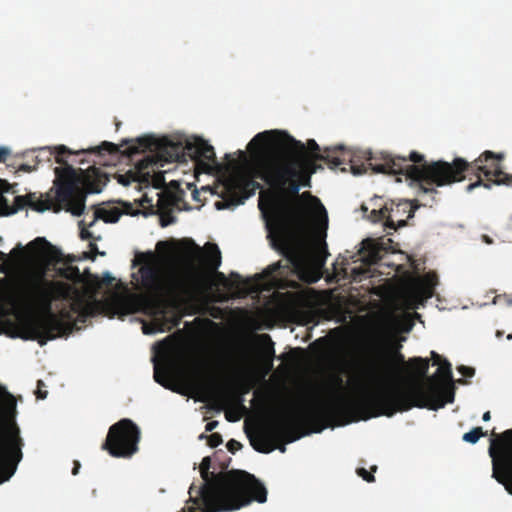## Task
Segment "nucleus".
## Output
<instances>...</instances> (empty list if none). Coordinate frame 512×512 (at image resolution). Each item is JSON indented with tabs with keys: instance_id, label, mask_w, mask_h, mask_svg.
Instances as JSON below:
<instances>
[{
	"instance_id": "1",
	"label": "nucleus",
	"mask_w": 512,
	"mask_h": 512,
	"mask_svg": "<svg viewBox=\"0 0 512 512\" xmlns=\"http://www.w3.org/2000/svg\"><path fill=\"white\" fill-rule=\"evenodd\" d=\"M9 303L17 309L40 312L27 318L16 334L24 340L37 341L40 346L71 333L76 326L75 315L85 323L99 312V302L87 299L74 285L43 277L32 279L21 298L11 297Z\"/></svg>"
},
{
	"instance_id": "2",
	"label": "nucleus",
	"mask_w": 512,
	"mask_h": 512,
	"mask_svg": "<svg viewBox=\"0 0 512 512\" xmlns=\"http://www.w3.org/2000/svg\"><path fill=\"white\" fill-rule=\"evenodd\" d=\"M145 257L148 260L142 264L136 274L132 275L138 283V289L142 292L116 293L108 306L113 315L122 317L144 313L156 319L159 331L171 330L181 322V315L174 308L200 294L204 276L190 261V269L186 277H179L178 273L174 272L164 277L161 269L151 262L154 255L149 253Z\"/></svg>"
},
{
	"instance_id": "3",
	"label": "nucleus",
	"mask_w": 512,
	"mask_h": 512,
	"mask_svg": "<svg viewBox=\"0 0 512 512\" xmlns=\"http://www.w3.org/2000/svg\"><path fill=\"white\" fill-rule=\"evenodd\" d=\"M41 152H48V159L52 155L55 161L61 166L54 168L55 180L53 187L41 198L37 197L35 192L26 195H18L14 198L11 213H16L25 207H29L36 212H45L51 210L59 213L62 210L71 213L74 216H80L85 209L86 195L90 193H100L102 187L106 185L108 178L106 174L95 166L86 170L75 169L64 159L67 154H74L64 145L55 147L54 150L41 148ZM93 153L99 156L108 154H117L120 152V146L103 141L97 147L82 149L75 154Z\"/></svg>"
},
{
	"instance_id": "4",
	"label": "nucleus",
	"mask_w": 512,
	"mask_h": 512,
	"mask_svg": "<svg viewBox=\"0 0 512 512\" xmlns=\"http://www.w3.org/2000/svg\"><path fill=\"white\" fill-rule=\"evenodd\" d=\"M504 159L502 153H494L490 150L484 151L472 162L457 157L452 162L443 160L426 161L425 156L417 151H412L409 158L388 159L394 171H405L409 177L421 183L424 192L434 191V188H426L425 183L437 186H446L465 179V174H472L477 177L475 183L467 186L472 191L478 186L490 189L492 184H509L511 177L501 167Z\"/></svg>"
},
{
	"instance_id": "5",
	"label": "nucleus",
	"mask_w": 512,
	"mask_h": 512,
	"mask_svg": "<svg viewBox=\"0 0 512 512\" xmlns=\"http://www.w3.org/2000/svg\"><path fill=\"white\" fill-rule=\"evenodd\" d=\"M416 368L417 380L409 389H400L397 386L386 385L375 391L367 399V406L372 412L365 418L378 416L392 417L397 412L409 411L413 407L436 410L444 407L446 403L454 400L453 391H443L444 384L453 381L451 363L444 359L438 364L437 372L428 377L429 360L422 357H413L408 363Z\"/></svg>"
},
{
	"instance_id": "6",
	"label": "nucleus",
	"mask_w": 512,
	"mask_h": 512,
	"mask_svg": "<svg viewBox=\"0 0 512 512\" xmlns=\"http://www.w3.org/2000/svg\"><path fill=\"white\" fill-rule=\"evenodd\" d=\"M283 205H277L273 199L270 204L275 211L274 222L270 231L271 245L287 260L286 265L278 261L264 270L267 276L275 273L283 274L281 269H293L297 273L304 272L311 262V251L300 236L308 217L312 213H322L326 210L320 199L306 191L298 196H279Z\"/></svg>"
},
{
	"instance_id": "7",
	"label": "nucleus",
	"mask_w": 512,
	"mask_h": 512,
	"mask_svg": "<svg viewBox=\"0 0 512 512\" xmlns=\"http://www.w3.org/2000/svg\"><path fill=\"white\" fill-rule=\"evenodd\" d=\"M401 348L402 345L400 343H388L375 339L363 345L357 367L362 376L373 381L376 385L359 400L347 398L340 393H337L330 400L329 411L337 414L338 418L342 420V424L368 420L369 418L365 417L372 410L366 404L367 399L375 391H378L380 387L393 385L400 389L410 388L411 385L404 387L394 381L399 368L405 365L416 374V368L408 364L409 360L406 362L405 356L400 351Z\"/></svg>"
},
{
	"instance_id": "8",
	"label": "nucleus",
	"mask_w": 512,
	"mask_h": 512,
	"mask_svg": "<svg viewBox=\"0 0 512 512\" xmlns=\"http://www.w3.org/2000/svg\"><path fill=\"white\" fill-rule=\"evenodd\" d=\"M203 483L189 487V499L196 507L179 512H229L239 510L251 502L264 503L267 490L253 475L232 470L218 475L200 470Z\"/></svg>"
},
{
	"instance_id": "9",
	"label": "nucleus",
	"mask_w": 512,
	"mask_h": 512,
	"mask_svg": "<svg viewBox=\"0 0 512 512\" xmlns=\"http://www.w3.org/2000/svg\"><path fill=\"white\" fill-rule=\"evenodd\" d=\"M330 401L305 404L295 409H290L276 414L269 422L268 430L261 431L250 437L251 446L260 453H270L276 446L274 441L284 439L290 443L300 438L297 429L304 422L322 420L327 417L338 418L337 414L329 411Z\"/></svg>"
},
{
	"instance_id": "10",
	"label": "nucleus",
	"mask_w": 512,
	"mask_h": 512,
	"mask_svg": "<svg viewBox=\"0 0 512 512\" xmlns=\"http://www.w3.org/2000/svg\"><path fill=\"white\" fill-rule=\"evenodd\" d=\"M16 416V398L0 385V484L10 479L22 459L23 440Z\"/></svg>"
},
{
	"instance_id": "11",
	"label": "nucleus",
	"mask_w": 512,
	"mask_h": 512,
	"mask_svg": "<svg viewBox=\"0 0 512 512\" xmlns=\"http://www.w3.org/2000/svg\"><path fill=\"white\" fill-rule=\"evenodd\" d=\"M271 149L269 154L284 159L293 166H299L304 172L313 175L322 166L318 165L313 157L306 151L305 144L296 140L286 131L271 130L256 134L249 142L247 149Z\"/></svg>"
},
{
	"instance_id": "12",
	"label": "nucleus",
	"mask_w": 512,
	"mask_h": 512,
	"mask_svg": "<svg viewBox=\"0 0 512 512\" xmlns=\"http://www.w3.org/2000/svg\"><path fill=\"white\" fill-rule=\"evenodd\" d=\"M258 175L278 196H298L302 187H311V177L298 165L293 166L284 159L271 154L262 164Z\"/></svg>"
},
{
	"instance_id": "13",
	"label": "nucleus",
	"mask_w": 512,
	"mask_h": 512,
	"mask_svg": "<svg viewBox=\"0 0 512 512\" xmlns=\"http://www.w3.org/2000/svg\"><path fill=\"white\" fill-rule=\"evenodd\" d=\"M128 143L130 145L122 153L129 157L146 151L155 154V156L144 157L136 164L138 172L147 176L150 174L148 169L157 164V159L165 162L179 161L187 153L186 145L183 146L182 143L174 142L167 137L143 136L135 140H124L120 146Z\"/></svg>"
},
{
	"instance_id": "14",
	"label": "nucleus",
	"mask_w": 512,
	"mask_h": 512,
	"mask_svg": "<svg viewBox=\"0 0 512 512\" xmlns=\"http://www.w3.org/2000/svg\"><path fill=\"white\" fill-rule=\"evenodd\" d=\"M248 150L259 156L256 165L250 168L245 174L234 177L229 181L227 184V197H224L222 202L216 203L218 209L242 204L245 199L254 195L256 190L262 188L261 184L255 179L260 178L263 180L258 173L262 171V164L269 156V153L263 155L267 149L259 150L254 148L253 150Z\"/></svg>"
},
{
	"instance_id": "15",
	"label": "nucleus",
	"mask_w": 512,
	"mask_h": 512,
	"mask_svg": "<svg viewBox=\"0 0 512 512\" xmlns=\"http://www.w3.org/2000/svg\"><path fill=\"white\" fill-rule=\"evenodd\" d=\"M140 429L130 419L124 418L111 425L101 448L115 458H130L138 451Z\"/></svg>"
},
{
	"instance_id": "16",
	"label": "nucleus",
	"mask_w": 512,
	"mask_h": 512,
	"mask_svg": "<svg viewBox=\"0 0 512 512\" xmlns=\"http://www.w3.org/2000/svg\"><path fill=\"white\" fill-rule=\"evenodd\" d=\"M495 439L491 440L489 455L492 458V476L512 494V429L504 431L501 435L492 433Z\"/></svg>"
},
{
	"instance_id": "17",
	"label": "nucleus",
	"mask_w": 512,
	"mask_h": 512,
	"mask_svg": "<svg viewBox=\"0 0 512 512\" xmlns=\"http://www.w3.org/2000/svg\"><path fill=\"white\" fill-rule=\"evenodd\" d=\"M189 247L185 250L186 265L185 270L182 274H178L179 277H186L189 272L190 261L202 272L204 276L203 286L200 292L204 289L207 282V276L203 270V266L210 272H215L216 278L226 287H230L231 284L227 280L226 276L222 272H218L217 269L221 265V252L216 244L207 243L205 246L206 253L193 241L187 240Z\"/></svg>"
},
{
	"instance_id": "18",
	"label": "nucleus",
	"mask_w": 512,
	"mask_h": 512,
	"mask_svg": "<svg viewBox=\"0 0 512 512\" xmlns=\"http://www.w3.org/2000/svg\"><path fill=\"white\" fill-rule=\"evenodd\" d=\"M417 201L391 200L386 202L388 211L386 212V222L384 227L392 230L404 227L407 224V219L413 218L416 209L418 208Z\"/></svg>"
},
{
	"instance_id": "19",
	"label": "nucleus",
	"mask_w": 512,
	"mask_h": 512,
	"mask_svg": "<svg viewBox=\"0 0 512 512\" xmlns=\"http://www.w3.org/2000/svg\"><path fill=\"white\" fill-rule=\"evenodd\" d=\"M389 158H391L393 160L396 159V158H409V155L407 157H405V156H400V155H392V154H388V153H381V156L379 158H377V157H370L368 159L369 166L372 168L373 171H375L377 173L394 174V175H396V174L405 175L407 179H410L413 182L418 184L420 192H422L424 194H430L432 196L431 197V202L435 201V195L438 193V191H436V192H434V191L433 192L432 191L424 192L423 188L421 187V183H419L418 181H416V180L412 179L411 177H409L405 171H394V169L392 170V168H389L388 166H391L388 163V159ZM424 186L426 188H434L435 190H437L435 188V186L438 187L436 184L430 185V184H427V183H425ZM430 206H433V203H430Z\"/></svg>"
},
{
	"instance_id": "20",
	"label": "nucleus",
	"mask_w": 512,
	"mask_h": 512,
	"mask_svg": "<svg viewBox=\"0 0 512 512\" xmlns=\"http://www.w3.org/2000/svg\"><path fill=\"white\" fill-rule=\"evenodd\" d=\"M124 210H120L117 207L97 209L94 213L93 220L88 224V227H92L97 219H102L106 223H116L121 215H134L136 212L131 203H122Z\"/></svg>"
},
{
	"instance_id": "21",
	"label": "nucleus",
	"mask_w": 512,
	"mask_h": 512,
	"mask_svg": "<svg viewBox=\"0 0 512 512\" xmlns=\"http://www.w3.org/2000/svg\"><path fill=\"white\" fill-rule=\"evenodd\" d=\"M186 152L190 157L195 159L202 158L212 162L216 160V155L213 146H211L204 140H199L195 143L187 142Z\"/></svg>"
},
{
	"instance_id": "22",
	"label": "nucleus",
	"mask_w": 512,
	"mask_h": 512,
	"mask_svg": "<svg viewBox=\"0 0 512 512\" xmlns=\"http://www.w3.org/2000/svg\"><path fill=\"white\" fill-rule=\"evenodd\" d=\"M343 147H335L325 148L323 155H316V159H320L321 161H325L331 169H336L341 165L345 164L346 160L344 158Z\"/></svg>"
},
{
	"instance_id": "23",
	"label": "nucleus",
	"mask_w": 512,
	"mask_h": 512,
	"mask_svg": "<svg viewBox=\"0 0 512 512\" xmlns=\"http://www.w3.org/2000/svg\"><path fill=\"white\" fill-rule=\"evenodd\" d=\"M60 276L71 280L73 282H81L82 281V275L80 273V270L76 266H67L63 269L59 270Z\"/></svg>"
},
{
	"instance_id": "24",
	"label": "nucleus",
	"mask_w": 512,
	"mask_h": 512,
	"mask_svg": "<svg viewBox=\"0 0 512 512\" xmlns=\"http://www.w3.org/2000/svg\"><path fill=\"white\" fill-rule=\"evenodd\" d=\"M50 247H51L50 243L45 238H42V237H37L36 239L31 241L27 245L28 249L34 251L35 253H37L39 255L44 254L46 248H50Z\"/></svg>"
},
{
	"instance_id": "25",
	"label": "nucleus",
	"mask_w": 512,
	"mask_h": 512,
	"mask_svg": "<svg viewBox=\"0 0 512 512\" xmlns=\"http://www.w3.org/2000/svg\"><path fill=\"white\" fill-rule=\"evenodd\" d=\"M154 379L165 388L170 387V375L166 369H161L158 365L154 367Z\"/></svg>"
},
{
	"instance_id": "26",
	"label": "nucleus",
	"mask_w": 512,
	"mask_h": 512,
	"mask_svg": "<svg viewBox=\"0 0 512 512\" xmlns=\"http://www.w3.org/2000/svg\"><path fill=\"white\" fill-rule=\"evenodd\" d=\"M316 246V249L318 250L316 255V261L320 266H323L328 255L326 243L324 241V236L320 237Z\"/></svg>"
},
{
	"instance_id": "27",
	"label": "nucleus",
	"mask_w": 512,
	"mask_h": 512,
	"mask_svg": "<svg viewBox=\"0 0 512 512\" xmlns=\"http://www.w3.org/2000/svg\"><path fill=\"white\" fill-rule=\"evenodd\" d=\"M485 435L486 432L483 431L482 427H475L463 435V440L465 442L475 444L481 437Z\"/></svg>"
},
{
	"instance_id": "28",
	"label": "nucleus",
	"mask_w": 512,
	"mask_h": 512,
	"mask_svg": "<svg viewBox=\"0 0 512 512\" xmlns=\"http://www.w3.org/2000/svg\"><path fill=\"white\" fill-rule=\"evenodd\" d=\"M388 211L386 204L380 209H373L369 214V219L374 222H386V212Z\"/></svg>"
},
{
	"instance_id": "29",
	"label": "nucleus",
	"mask_w": 512,
	"mask_h": 512,
	"mask_svg": "<svg viewBox=\"0 0 512 512\" xmlns=\"http://www.w3.org/2000/svg\"><path fill=\"white\" fill-rule=\"evenodd\" d=\"M306 151L309 153L310 157L316 159V155H322L320 153V147L314 139H309L307 144L305 145Z\"/></svg>"
},
{
	"instance_id": "30",
	"label": "nucleus",
	"mask_w": 512,
	"mask_h": 512,
	"mask_svg": "<svg viewBox=\"0 0 512 512\" xmlns=\"http://www.w3.org/2000/svg\"><path fill=\"white\" fill-rule=\"evenodd\" d=\"M376 470H377V466H372L371 472H368L365 468H357L356 472H357L358 476L363 478V480H365L367 482H374L375 477L372 474V472H375Z\"/></svg>"
},
{
	"instance_id": "31",
	"label": "nucleus",
	"mask_w": 512,
	"mask_h": 512,
	"mask_svg": "<svg viewBox=\"0 0 512 512\" xmlns=\"http://www.w3.org/2000/svg\"><path fill=\"white\" fill-rule=\"evenodd\" d=\"M260 338L263 341H267L269 343L268 354H269L270 360H269L268 370H270L272 368V366H273V364H272V357L274 355V347H273L274 343L272 342L271 337L268 334H262V335H260Z\"/></svg>"
},
{
	"instance_id": "32",
	"label": "nucleus",
	"mask_w": 512,
	"mask_h": 512,
	"mask_svg": "<svg viewBox=\"0 0 512 512\" xmlns=\"http://www.w3.org/2000/svg\"><path fill=\"white\" fill-rule=\"evenodd\" d=\"M364 243L370 246V252L369 255L372 260H377L380 258L379 251L381 248L378 246V244L373 243L371 240H366Z\"/></svg>"
},
{
	"instance_id": "33",
	"label": "nucleus",
	"mask_w": 512,
	"mask_h": 512,
	"mask_svg": "<svg viewBox=\"0 0 512 512\" xmlns=\"http://www.w3.org/2000/svg\"><path fill=\"white\" fill-rule=\"evenodd\" d=\"M206 438H207L208 445L211 448H215V447L219 446L223 441L222 436L219 433H213L210 436H207Z\"/></svg>"
},
{
	"instance_id": "34",
	"label": "nucleus",
	"mask_w": 512,
	"mask_h": 512,
	"mask_svg": "<svg viewBox=\"0 0 512 512\" xmlns=\"http://www.w3.org/2000/svg\"><path fill=\"white\" fill-rule=\"evenodd\" d=\"M83 221L79 223L80 226V238L82 240H88V239H94V240H100V237H93L92 233L85 227H82Z\"/></svg>"
},
{
	"instance_id": "35",
	"label": "nucleus",
	"mask_w": 512,
	"mask_h": 512,
	"mask_svg": "<svg viewBox=\"0 0 512 512\" xmlns=\"http://www.w3.org/2000/svg\"><path fill=\"white\" fill-rule=\"evenodd\" d=\"M226 447L230 453L235 454L237 451H239L242 448V444L235 439H230L227 442Z\"/></svg>"
},
{
	"instance_id": "36",
	"label": "nucleus",
	"mask_w": 512,
	"mask_h": 512,
	"mask_svg": "<svg viewBox=\"0 0 512 512\" xmlns=\"http://www.w3.org/2000/svg\"><path fill=\"white\" fill-rule=\"evenodd\" d=\"M44 386H45V383L43 380L37 381V390H36L35 394L38 399L44 400L48 395V392L46 390L42 389V387H44Z\"/></svg>"
},
{
	"instance_id": "37",
	"label": "nucleus",
	"mask_w": 512,
	"mask_h": 512,
	"mask_svg": "<svg viewBox=\"0 0 512 512\" xmlns=\"http://www.w3.org/2000/svg\"><path fill=\"white\" fill-rule=\"evenodd\" d=\"M38 163H39L38 156H36L34 165L23 163V164L19 165L18 170L22 171V172L30 173V172L36 170Z\"/></svg>"
},
{
	"instance_id": "38",
	"label": "nucleus",
	"mask_w": 512,
	"mask_h": 512,
	"mask_svg": "<svg viewBox=\"0 0 512 512\" xmlns=\"http://www.w3.org/2000/svg\"><path fill=\"white\" fill-rule=\"evenodd\" d=\"M458 372L464 377H473L475 374V369L469 366L461 365L458 368Z\"/></svg>"
},
{
	"instance_id": "39",
	"label": "nucleus",
	"mask_w": 512,
	"mask_h": 512,
	"mask_svg": "<svg viewBox=\"0 0 512 512\" xmlns=\"http://www.w3.org/2000/svg\"><path fill=\"white\" fill-rule=\"evenodd\" d=\"M175 217L171 213H166L161 215L160 217V225L162 227H166L172 223H174Z\"/></svg>"
},
{
	"instance_id": "40",
	"label": "nucleus",
	"mask_w": 512,
	"mask_h": 512,
	"mask_svg": "<svg viewBox=\"0 0 512 512\" xmlns=\"http://www.w3.org/2000/svg\"><path fill=\"white\" fill-rule=\"evenodd\" d=\"M211 467V458L206 456L202 459L200 463V470H210Z\"/></svg>"
},
{
	"instance_id": "41",
	"label": "nucleus",
	"mask_w": 512,
	"mask_h": 512,
	"mask_svg": "<svg viewBox=\"0 0 512 512\" xmlns=\"http://www.w3.org/2000/svg\"><path fill=\"white\" fill-rule=\"evenodd\" d=\"M10 155V150L6 147H0V163L5 162Z\"/></svg>"
},
{
	"instance_id": "42",
	"label": "nucleus",
	"mask_w": 512,
	"mask_h": 512,
	"mask_svg": "<svg viewBox=\"0 0 512 512\" xmlns=\"http://www.w3.org/2000/svg\"><path fill=\"white\" fill-rule=\"evenodd\" d=\"M115 280L114 277H112L110 274H106L103 278L101 283L105 286H111L113 284V281Z\"/></svg>"
},
{
	"instance_id": "43",
	"label": "nucleus",
	"mask_w": 512,
	"mask_h": 512,
	"mask_svg": "<svg viewBox=\"0 0 512 512\" xmlns=\"http://www.w3.org/2000/svg\"><path fill=\"white\" fill-rule=\"evenodd\" d=\"M431 358L433 360V365H438L440 364L441 362H443V358L438 354L436 353L435 351H431Z\"/></svg>"
},
{
	"instance_id": "44",
	"label": "nucleus",
	"mask_w": 512,
	"mask_h": 512,
	"mask_svg": "<svg viewBox=\"0 0 512 512\" xmlns=\"http://www.w3.org/2000/svg\"><path fill=\"white\" fill-rule=\"evenodd\" d=\"M217 426H218V421L213 420V421H210V422H208V423L206 424V426H205V430H206L207 432H211V431H213Z\"/></svg>"
},
{
	"instance_id": "45",
	"label": "nucleus",
	"mask_w": 512,
	"mask_h": 512,
	"mask_svg": "<svg viewBox=\"0 0 512 512\" xmlns=\"http://www.w3.org/2000/svg\"><path fill=\"white\" fill-rule=\"evenodd\" d=\"M80 467H81L80 462H79V461H77V460H75V461H74V467H73V469H72V474H73V475H77V474L79 473V469H80Z\"/></svg>"
},
{
	"instance_id": "46",
	"label": "nucleus",
	"mask_w": 512,
	"mask_h": 512,
	"mask_svg": "<svg viewBox=\"0 0 512 512\" xmlns=\"http://www.w3.org/2000/svg\"><path fill=\"white\" fill-rule=\"evenodd\" d=\"M225 417H226V419H227L229 422H235V421L239 420V417H238V416H233L231 413H226V414H225Z\"/></svg>"
},
{
	"instance_id": "47",
	"label": "nucleus",
	"mask_w": 512,
	"mask_h": 512,
	"mask_svg": "<svg viewBox=\"0 0 512 512\" xmlns=\"http://www.w3.org/2000/svg\"><path fill=\"white\" fill-rule=\"evenodd\" d=\"M89 248H90V250H91L92 252H94V253H98V247H97V245H96L95 243L90 242V244H89Z\"/></svg>"
},
{
	"instance_id": "48",
	"label": "nucleus",
	"mask_w": 512,
	"mask_h": 512,
	"mask_svg": "<svg viewBox=\"0 0 512 512\" xmlns=\"http://www.w3.org/2000/svg\"><path fill=\"white\" fill-rule=\"evenodd\" d=\"M230 276H231L232 278H235V279L237 280V284H239V283L241 282V276H240L238 273L232 272V273L230 274Z\"/></svg>"
},
{
	"instance_id": "49",
	"label": "nucleus",
	"mask_w": 512,
	"mask_h": 512,
	"mask_svg": "<svg viewBox=\"0 0 512 512\" xmlns=\"http://www.w3.org/2000/svg\"><path fill=\"white\" fill-rule=\"evenodd\" d=\"M351 169H352L354 174H361V172H362L360 167H355L353 165H351Z\"/></svg>"
},
{
	"instance_id": "50",
	"label": "nucleus",
	"mask_w": 512,
	"mask_h": 512,
	"mask_svg": "<svg viewBox=\"0 0 512 512\" xmlns=\"http://www.w3.org/2000/svg\"><path fill=\"white\" fill-rule=\"evenodd\" d=\"M354 279H356L360 274L364 273V271H360L358 269H353L352 271Z\"/></svg>"
},
{
	"instance_id": "51",
	"label": "nucleus",
	"mask_w": 512,
	"mask_h": 512,
	"mask_svg": "<svg viewBox=\"0 0 512 512\" xmlns=\"http://www.w3.org/2000/svg\"><path fill=\"white\" fill-rule=\"evenodd\" d=\"M490 418H491V414H490V412H489V411H486V412L483 414L482 419H483L484 421H489V420H490Z\"/></svg>"
},
{
	"instance_id": "52",
	"label": "nucleus",
	"mask_w": 512,
	"mask_h": 512,
	"mask_svg": "<svg viewBox=\"0 0 512 512\" xmlns=\"http://www.w3.org/2000/svg\"><path fill=\"white\" fill-rule=\"evenodd\" d=\"M259 209L264 212V203L262 201V196L260 197V200H259Z\"/></svg>"
},
{
	"instance_id": "53",
	"label": "nucleus",
	"mask_w": 512,
	"mask_h": 512,
	"mask_svg": "<svg viewBox=\"0 0 512 512\" xmlns=\"http://www.w3.org/2000/svg\"><path fill=\"white\" fill-rule=\"evenodd\" d=\"M278 449H279L281 452H285L286 447H285V445H281V446H279V447H278Z\"/></svg>"
},
{
	"instance_id": "54",
	"label": "nucleus",
	"mask_w": 512,
	"mask_h": 512,
	"mask_svg": "<svg viewBox=\"0 0 512 512\" xmlns=\"http://www.w3.org/2000/svg\"><path fill=\"white\" fill-rule=\"evenodd\" d=\"M123 178H124V175H121L120 179H119V182L126 185L128 182H124Z\"/></svg>"
},
{
	"instance_id": "55",
	"label": "nucleus",
	"mask_w": 512,
	"mask_h": 512,
	"mask_svg": "<svg viewBox=\"0 0 512 512\" xmlns=\"http://www.w3.org/2000/svg\"><path fill=\"white\" fill-rule=\"evenodd\" d=\"M336 380H337V385H338V386H341V384H342V379H341L340 377H337V379H336Z\"/></svg>"
},
{
	"instance_id": "56",
	"label": "nucleus",
	"mask_w": 512,
	"mask_h": 512,
	"mask_svg": "<svg viewBox=\"0 0 512 512\" xmlns=\"http://www.w3.org/2000/svg\"><path fill=\"white\" fill-rule=\"evenodd\" d=\"M193 197H194L195 199H196V198H198V191H197V190H195V191L193 192Z\"/></svg>"
},
{
	"instance_id": "57",
	"label": "nucleus",
	"mask_w": 512,
	"mask_h": 512,
	"mask_svg": "<svg viewBox=\"0 0 512 512\" xmlns=\"http://www.w3.org/2000/svg\"><path fill=\"white\" fill-rule=\"evenodd\" d=\"M239 154H240V156H241V157H243V158H245V157H246L245 153H244L243 151H241V150L239 151Z\"/></svg>"
},
{
	"instance_id": "58",
	"label": "nucleus",
	"mask_w": 512,
	"mask_h": 512,
	"mask_svg": "<svg viewBox=\"0 0 512 512\" xmlns=\"http://www.w3.org/2000/svg\"><path fill=\"white\" fill-rule=\"evenodd\" d=\"M5 186H9L8 182H6L5 180H0Z\"/></svg>"
},
{
	"instance_id": "59",
	"label": "nucleus",
	"mask_w": 512,
	"mask_h": 512,
	"mask_svg": "<svg viewBox=\"0 0 512 512\" xmlns=\"http://www.w3.org/2000/svg\"><path fill=\"white\" fill-rule=\"evenodd\" d=\"M120 124H121L120 122H117V123H116V129H117V130L119 129Z\"/></svg>"
},
{
	"instance_id": "60",
	"label": "nucleus",
	"mask_w": 512,
	"mask_h": 512,
	"mask_svg": "<svg viewBox=\"0 0 512 512\" xmlns=\"http://www.w3.org/2000/svg\"><path fill=\"white\" fill-rule=\"evenodd\" d=\"M459 383H466L465 381H463L462 379H459L458 380Z\"/></svg>"
},
{
	"instance_id": "61",
	"label": "nucleus",
	"mask_w": 512,
	"mask_h": 512,
	"mask_svg": "<svg viewBox=\"0 0 512 512\" xmlns=\"http://www.w3.org/2000/svg\"><path fill=\"white\" fill-rule=\"evenodd\" d=\"M206 436L204 434L200 435V439L205 438Z\"/></svg>"
}]
</instances>
